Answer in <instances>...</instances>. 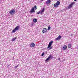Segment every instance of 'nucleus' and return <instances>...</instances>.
Wrapping results in <instances>:
<instances>
[{
  "mask_svg": "<svg viewBox=\"0 0 78 78\" xmlns=\"http://www.w3.org/2000/svg\"><path fill=\"white\" fill-rule=\"evenodd\" d=\"M35 10H36L37 9V6L36 5H35L34 7H33L31 9V10L30 11V12L32 14V13H33V12H35Z\"/></svg>",
  "mask_w": 78,
  "mask_h": 78,
  "instance_id": "1",
  "label": "nucleus"
},
{
  "mask_svg": "<svg viewBox=\"0 0 78 78\" xmlns=\"http://www.w3.org/2000/svg\"><path fill=\"white\" fill-rule=\"evenodd\" d=\"M15 12H16V10L14 9H13L11 10L10 11H9V13L11 15H14L15 14Z\"/></svg>",
  "mask_w": 78,
  "mask_h": 78,
  "instance_id": "2",
  "label": "nucleus"
},
{
  "mask_svg": "<svg viewBox=\"0 0 78 78\" xmlns=\"http://www.w3.org/2000/svg\"><path fill=\"white\" fill-rule=\"evenodd\" d=\"M20 28V26H16L15 29L12 30V33H15L16 31H17V30H19V29Z\"/></svg>",
  "mask_w": 78,
  "mask_h": 78,
  "instance_id": "3",
  "label": "nucleus"
},
{
  "mask_svg": "<svg viewBox=\"0 0 78 78\" xmlns=\"http://www.w3.org/2000/svg\"><path fill=\"white\" fill-rule=\"evenodd\" d=\"M75 5V2H72L68 6V9H70V8H72V5Z\"/></svg>",
  "mask_w": 78,
  "mask_h": 78,
  "instance_id": "4",
  "label": "nucleus"
},
{
  "mask_svg": "<svg viewBox=\"0 0 78 78\" xmlns=\"http://www.w3.org/2000/svg\"><path fill=\"white\" fill-rule=\"evenodd\" d=\"M59 5H60V2L57 1L56 3L54 4V6L55 8H57Z\"/></svg>",
  "mask_w": 78,
  "mask_h": 78,
  "instance_id": "5",
  "label": "nucleus"
},
{
  "mask_svg": "<svg viewBox=\"0 0 78 78\" xmlns=\"http://www.w3.org/2000/svg\"><path fill=\"white\" fill-rule=\"evenodd\" d=\"M45 9L44 8H43L41 11H39L40 12V14H41V15H42L43 14V13L42 12H44V10Z\"/></svg>",
  "mask_w": 78,
  "mask_h": 78,
  "instance_id": "6",
  "label": "nucleus"
},
{
  "mask_svg": "<svg viewBox=\"0 0 78 78\" xmlns=\"http://www.w3.org/2000/svg\"><path fill=\"white\" fill-rule=\"evenodd\" d=\"M61 37H62V36H61L59 35L55 39L56 41H58V40H60V39L61 38Z\"/></svg>",
  "mask_w": 78,
  "mask_h": 78,
  "instance_id": "7",
  "label": "nucleus"
},
{
  "mask_svg": "<svg viewBox=\"0 0 78 78\" xmlns=\"http://www.w3.org/2000/svg\"><path fill=\"white\" fill-rule=\"evenodd\" d=\"M47 29L46 28L43 29V30H42L43 33H45L46 32H47Z\"/></svg>",
  "mask_w": 78,
  "mask_h": 78,
  "instance_id": "8",
  "label": "nucleus"
},
{
  "mask_svg": "<svg viewBox=\"0 0 78 78\" xmlns=\"http://www.w3.org/2000/svg\"><path fill=\"white\" fill-rule=\"evenodd\" d=\"M53 41H50V42H49L48 46L49 47H51V45H52V44H53Z\"/></svg>",
  "mask_w": 78,
  "mask_h": 78,
  "instance_id": "9",
  "label": "nucleus"
},
{
  "mask_svg": "<svg viewBox=\"0 0 78 78\" xmlns=\"http://www.w3.org/2000/svg\"><path fill=\"white\" fill-rule=\"evenodd\" d=\"M35 46V44L34 43H32L30 44V47H34Z\"/></svg>",
  "mask_w": 78,
  "mask_h": 78,
  "instance_id": "10",
  "label": "nucleus"
},
{
  "mask_svg": "<svg viewBox=\"0 0 78 78\" xmlns=\"http://www.w3.org/2000/svg\"><path fill=\"white\" fill-rule=\"evenodd\" d=\"M67 49V45H64L63 47L62 50H66Z\"/></svg>",
  "mask_w": 78,
  "mask_h": 78,
  "instance_id": "11",
  "label": "nucleus"
},
{
  "mask_svg": "<svg viewBox=\"0 0 78 78\" xmlns=\"http://www.w3.org/2000/svg\"><path fill=\"white\" fill-rule=\"evenodd\" d=\"M51 1H50V0H48L46 1V3L47 5H48L49 3H51Z\"/></svg>",
  "mask_w": 78,
  "mask_h": 78,
  "instance_id": "12",
  "label": "nucleus"
},
{
  "mask_svg": "<svg viewBox=\"0 0 78 78\" xmlns=\"http://www.w3.org/2000/svg\"><path fill=\"white\" fill-rule=\"evenodd\" d=\"M33 21L34 23H36V22H37V19L36 18H34L33 20Z\"/></svg>",
  "mask_w": 78,
  "mask_h": 78,
  "instance_id": "13",
  "label": "nucleus"
},
{
  "mask_svg": "<svg viewBox=\"0 0 78 78\" xmlns=\"http://www.w3.org/2000/svg\"><path fill=\"white\" fill-rule=\"evenodd\" d=\"M68 47L69 48H72V45L70 44H69L68 45Z\"/></svg>",
  "mask_w": 78,
  "mask_h": 78,
  "instance_id": "14",
  "label": "nucleus"
},
{
  "mask_svg": "<svg viewBox=\"0 0 78 78\" xmlns=\"http://www.w3.org/2000/svg\"><path fill=\"white\" fill-rule=\"evenodd\" d=\"M49 57H50V59H52V58H53V56L52 55H49Z\"/></svg>",
  "mask_w": 78,
  "mask_h": 78,
  "instance_id": "15",
  "label": "nucleus"
},
{
  "mask_svg": "<svg viewBox=\"0 0 78 78\" xmlns=\"http://www.w3.org/2000/svg\"><path fill=\"white\" fill-rule=\"evenodd\" d=\"M47 48H48V50H51V49H52V47H51V46H50V47H48V46Z\"/></svg>",
  "mask_w": 78,
  "mask_h": 78,
  "instance_id": "16",
  "label": "nucleus"
},
{
  "mask_svg": "<svg viewBox=\"0 0 78 78\" xmlns=\"http://www.w3.org/2000/svg\"><path fill=\"white\" fill-rule=\"evenodd\" d=\"M50 57L48 56V57L46 59L45 61H48V60H49V59H50Z\"/></svg>",
  "mask_w": 78,
  "mask_h": 78,
  "instance_id": "17",
  "label": "nucleus"
},
{
  "mask_svg": "<svg viewBox=\"0 0 78 78\" xmlns=\"http://www.w3.org/2000/svg\"><path fill=\"white\" fill-rule=\"evenodd\" d=\"M16 39V37H15L14 38L12 39V41H14Z\"/></svg>",
  "mask_w": 78,
  "mask_h": 78,
  "instance_id": "18",
  "label": "nucleus"
},
{
  "mask_svg": "<svg viewBox=\"0 0 78 78\" xmlns=\"http://www.w3.org/2000/svg\"><path fill=\"white\" fill-rule=\"evenodd\" d=\"M50 28H51V27H50V25H49L48 28V30H50Z\"/></svg>",
  "mask_w": 78,
  "mask_h": 78,
  "instance_id": "19",
  "label": "nucleus"
},
{
  "mask_svg": "<svg viewBox=\"0 0 78 78\" xmlns=\"http://www.w3.org/2000/svg\"><path fill=\"white\" fill-rule=\"evenodd\" d=\"M19 65H18L17 66H15L14 67L15 69H17V67H19Z\"/></svg>",
  "mask_w": 78,
  "mask_h": 78,
  "instance_id": "20",
  "label": "nucleus"
},
{
  "mask_svg": "<svg viewBox=\"0 0 78 78\" xmlns=\"http://www.w3.org/2000/svg\"><path fill=\"white\" fill-rule=\"evenodd\" d=\"M44 52L43 53L41 54V56H43L44 55Z\"/></svg>",
  "mask_w": 78,
  "mask_h": 78,
  "instance_id": "21",
  "label": "nucleus"
},
{
  "mask_svg": "<svg viewBox=\"0 0 78 78\" xmlns=\"http://www.w3.org/2000/svg\"><path fill=\"white\" fill-rule=\"evenodd\" d=\"M37 14H40V12L39 11L38 12H37Z\"/></svg>",
  "mask_w": 78,
  "mask_h": 78,
  "instance_id": "22",
  "label": "nucleus"
},
{
  "mask_svg": "<svg viewBox=\"0 0 78 78\" xmlns=\"http://www.w3.org/2000/svg\"><path fill=\"white\" fill-rule=\"evenodd\" d=\"M7 66H8L7 67L8 68H9V65H7Z\"/></svg>",
  "mask_w": 78,
  "mask_h": 78,
  "instance_id": "23",
  "label": "nucleus"
},
{
  "mask_svg": "<svg viewBox=\"0 0 78 78\" xmlns=\"http://www.w3.org/2000/svg\"><path fill=\"white\" fill-rule=\"evenodd\" d=\"M60 58H58V60H60Z\"/></svg>",
  "mask_w": 78,
  "mask_h": 78,
  "instance_id": "24",
  "label": "nucleus"
},
{
  "mask_svg": "<svg viewBox=\"0 0 78 78\" xmlns=\"http://www.w3.org/2000/svg\"><path fill=\"white\" fill-rule=\"evenodd\" d=\"M71 36H73V34H71Z\"/></svg>",
  "mask_w": 78,
  "mask_h": 78,
  "instance_id": "25",
  "label": "nucleus"
},
{
  "mask_svg": "<svg viewBox=\"0 0 78 78\" xmlns=\"http://www.w3.org/2000/svg\"><path fill=\"white\" fill-rule=\"evenodd\" d=\"M76 0H74V1H76Z\"/></svg>",
  "mask_w": 78,
  "mask_h": 78,
  "instance_id": "26",
  "label": "nucleus"
},
{
  "mask_svg": "<svg viewBox=\"0 0 78 78\" xmlns=\"http://www.w3.org/2000/svg\"><path fill=\"white\" fill-rule=\"evenodd\" d=\"M55 0V1H57V0Z\"/></svg>",
  "mask_w": 78,
  "mask_h": 78,
  "instance_id": "27",
  "label": "nucleus"
}]
</instances>
